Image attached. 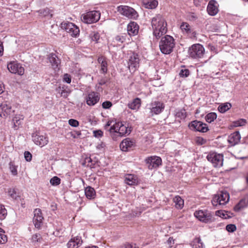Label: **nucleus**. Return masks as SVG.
<instances>
[{
  "instance_id": "nucleus-41",
  "label": "nucleus",
  "mask_w": 248,
  "mask_h": 248,
  "mask_svg": "<svg viewBox=\"0 0 248 248\" xmlns=\"http://www.w3.org/2000/svg\"><path fill=\"white\" fill-rule=\"evenodd\" d=\"M247 203L246 200H241L234 207L235 211H238L247 206Z\"/></svg>"
},
{
  "instance_id": "nucleus-17",
  "label": "nucleus",
  "mask_w": 248,
  "mask_h": 248,
  "mask_svg": "<svg viewBox=\"0 0 248 248\" xmlns=\"http://www.w3.org/2000/svg\"><path fill=\"white\" fill-rule=\"evenodd\" d=\"M14 110L10 103L7 101L2 102L0 105V117L5 118L11 115Z\"/></svg>"
},
{
  "instance_id": "nucleus-37",
  "label": "nucleus",
  "mask_w": 248,
  "mask_h": 248,
  "mask_svg": "<svg viewBox=\"0 0 248 248\" xmlns=\"http://www.w3.org/2000/svg\"><path fill=\"white\" fill-rule=\"evenodd\" d=\"M8 195L14 200H18L20 197L19 193L15 188H10L8 190Z\"/></svg>"
},
{
  "instance_id": "nucleus-8",
  "label": "nucleus",
  "mask_w": 248,
  "mask_h": 248,
  "mask_svg": "<svg viewBox=\"0 0 248 248\" xmlns=\"http://www.w3.org/2000/svg\"><path fill=\"white\" fill-rule=\"evenodd\" d=\"M206 158L214 167L220 168L223 165V155L221 154L211 152L207 155Z\"/></svg>"
},
{
  "instance_id": "nucleus-11",
  "label": "nucleus",
  "mask_w": 248,
  "mask_h": 248,
  "mask_svg": "<svg viewBox=\"0 0 248 248\" xmlns=\"http://www.w3.org/2000/svg\"><path fill=\"white\" fill-rule=\"evenodd\" d=\"M188 128L194 131L205 133L209 130L208 127L205 123L198 120L191 122L188 125Z\"/></svg>"
},
{
  "instance_id": "nucleus-50",
  "label": "nucleus",
  "mask_w": 248,
  "mask_h": 248,
  "mask_svg": "<svg viewBox=\"0 0 248 248\" xmlns=\"http://www.w3.org/2000/svg\"><path fill=\"white\" fill-rule=\"evenodd\" d=\"M7 242V236L4 233H0V244H4Z\"/></svg>"
},
{
  "instance_id": "nucleus-49",
  "label": "nucleus",
  "mask_w": 248,
  "mask_h": 248,
  "mask_svg": "<svg viewBox=\"0 0 248 248\" xmlns=\"http://www.w3.org/2000/svg\"><path fill=\"white\" fill-rule=\"evenodd\" d=\"M68 124L73 127H78L79 125V122L75 119H71L68 121Z\"/></svg>"
},
{
  "instance_id": "nucleus-48",
  "label": "nucleus",
  "mask_w": 248,
  "mask_h": 248,
  "mask_svg": "<svg viewBox=\"0 0 248 248\" xmlns=\"http://www.w3.org/2000/svg\"><path fill=\"white\" fill-rule=\"evenodd\" d=\"M41 236L40 234H35L32 236L31 241L32 242L36 243L39 242L41 239Z\"/></svg>"
},
{
  "instance_id": "nucleus-54",
  "label": "nucleus",
  "mask_w": 248,
  "mask_h": 248,
  "mask_svg": "<svg viewBox=\"0 0 248 248\" xmlns=\"http://www.w3.org/2000/svg\"><path fill=\"white\" fill-rule=\"evenodd\" d=\"M24 157L27 161H31L32 159V155L28 151H25L24 153Z\"/></svg>"
},
{
  "instance_id": "nucleus-22",
  "label": "nucleus",
  "mask_w": 248,
  "mask_h": 248,
  "mask_svg": "<svg viewBox=\"0 0 248 248\" xmlns=\"http://www.w3.org/2000/svg\"><path fill=\"white\" fill-rule=\"evenodd\" d=\"M82 241L80 236H76L72 238L67 243V248H78L81 245Z\"/></svg>"
},
{
  "instance_id": "nucleus-14",
  "label": "nucleus",
  "mask_w": 248,
  "mask_h": 248,
  "mask_svg": "<svg viewBox=\"0 0 248 248\" xmlns=\"http://www.w3.org/2000/svg\"><path fill=\"white\" fill-rule=\"evenodd\" d=\"M140 58L138 54L133 53L128 60V68L131 72H135L139 67Z\"/></svg>"
},
{
  "instance_id": "nucleus-21",
  "label": "nucleus",
  "mask_w": 248,
  "mask_h": 248,
  "mask_svg": "<svg viewBox=\"0 0 248 248\" xmlns=\"http://www.w3.org/2000/svg\"><path fill=\"white\" fill-rule=\"evenodd\" d=\"M124 182L129 186L137 185L139 183V179L135 174H126L124 175Z\"/></svg>"
},
{
  "instance_id": "nucleus-36",
  "label": "nucleus",
  "mask_w": 248,
  "mask_h": 248,
  "mask_svg": "<svg viewBox=\"0 0 248 248\" xmlns=\"http://www.w3.org/2000/svg\"><path fill=\"white\" fill-rule=\"evenodd\" d=\"M232 107V105L230 103H225L219 105L218 107V110L221 113H224Z\"/></svg>"
},
{
  "instance_id": "nucleus-18",
  "label": "nucleus",
  "mask_w": 248,
  "mask_h": 248,
  "mask_svg": "<svg viewBox=\"0 0 248 248\" xmlns=\"http://www.w3.org/2000/svg\"><path fill=\"white\" fill-rule=\"evenodd\" d=\"M44 217L40 209L36 208L34 210L33 222L35 228L40 229L43 223Z\"/></svg>"
},
{
  "instance_id": "nucleus-32",
  "label": "nucleus",
  "mask_w": 248,
  "mask_h": 248,
  "mask_svg": "<svg viewBox=\"0 0 248 248\" xmlns=\"http://www.w3.org/2000/svg\"><path fill=\"white\" fill-rule=\"evenodd\" d=\"M192 248H203L204 245L200 237H195L190 243Z\"/></svg>"
},
{
  "instance_id": "nucleus-28",
  "label": "nucleus",
  "mask_w": 248,
  "mask_h": 248,
  "mask_svg": "<svg viewBox=\"0 0 248 248\" xmlns=\"http://www.w3.org/2000/svg\"><path fill=\"white\" fill-rule=\"evenodd\" d=\"M142 2L146 8L155 9L158 5L156 0H142Z\"/></svg>"
},
{
  "instance_id": "nucleus-26",
  "label": "nucleus",
  "mask_w": 248,
  "mask_h": 248,
  "mask_svg": "<svg viewBox=\"0 0 248 248\" xmlns=\"http://www.w3.org/2000/svg\"><path fill=\"white\" fill-rule=\"evenodd\" d=\"M207 11L210 16H214L217 14L218 9L215 5V1L211 0L209 1L207 7Z\"/></svg>"
},
{
  "instance_id": "nucleus-34",
  "label": "nucleus",
  "mask_w": 248,
  "mask_h": 248,
  "mask_svg": "<svg viewBox=\"0 0 248 248\" xmlns=\"http://www.w3.org/2000/svg\"><path fill=\"white\" fill-rule=\"evenodd\" d=\"M98 62L101 64V70L103 73H106L108 71V63L106 59L103 57H99Z\"/></svg>"
},
{
  "instance_id": "nucleus-4",
  "label": "nucleus",
  "mask_w": 248,
  "mask_h": 248,
  "mask_svg": "<svg viewBox=\"0 0 248 248\" xmlns=\"http://www.w3.org/2000/svg\"><path fill=\"white\" fill-rule=\"evenodd\" d=\"M194 215L199 220L204 223H210L215 220L213 213L207 210L196 211Z\"/></svg>"
},
{
  "instance_id": "nucleus-61",
  "label": "nucleus",
  "mask_w": 248,
  "mask_h": 248,
  "mask_svg": "<svg viewBox=\"0 0 248 248\" xmlns=\"http://www.w3.org/2000/svg\"><path fill=\"white\" fill-rule=\"evenodd\" d=\"M4 86L1 82H0V94L4 92Z\"/></svg>"
},
{
  "instance_id": "nucleus-58",
  "label": "nucleus",
  "mask_w": 248,
  "mask_h": 248,
  "mask_svg": "<svg viewBox=\"0 0 248 248\" xmlns=\"http://www.w3.org/2000/svg\"><path fill=\"white\" fill-rule=\"evenodd\" d=\"M196 142L199 145H202L206 142V141L202 138L197 137L196 139Z\"/></svg>"
},
{
  "instance_id": "nucleus-62",
  "label": "nucleus",
  "mask_w": 248,
  "mask_h": 248,
  "mask_svg": "<svg viewBox=\"0 0 248 248\" xmlns=\"http://www.w3.org/2000/svg\"><path fill=\"white\" fill-rule=\"evenodd\" d=\"M105 145L104 143L101 142L100 144H99L97 145L96 148L98 149H101L105 147Z\"/></svg>"
},
{
  "instance_id": "nucleus-33",
  "label": "nucleus",
  "mask_w": 248,
  "mask_h": 248,
  "mask_svg": "<svg viewBox=\"0 0 248 248\" xmlns=\"http://www.w3.org/2000/svg\"><path fill=\"white\" fill-rule=\"evenodd\" d=\"M58 92L61 95L66 98L71 93V90L68 86H63L59 88Z\"/></svg>"
},
{
  "instance_id": "nucleus-51",
  "label": "nucleus",
  "mask_w": 248,
  "mask_h": 248,
  "mask_svg": "<svg viewBox=\"0 0 248 248\" xmlns=\"http://www.w3.org/2000/svg\"><path fill=\"white\" fill-rule=\"evenodd\" d=\"M91 37L92 41L97 42L99 39L100 35L98 32H94L91 34Z\"/></svg>"
},
{
  "instance_id": "nucleus-5",
  "label": "nucleus",
  "mask_w": 248,
  "mask_h": 248,
  "mask_svg": "<svg viewBox=\"0 0 248 248\" xmlns=\"http://www.w3.org/2000/svg\"><path fill=\"white\" fill-rule=\"evenodd\" d=\"M229 194L227 192L221 191L214 195L212 200V203L214 206L225 205L229 201Z\"/></svg>"
},
{
  "instance_id": "nucleus-12",
  "label": "nucleus",
  "mask_w": 248,
  "mask_h": 248,
  "mask_svg": "<svg viewBox=\"0 0 248 248\" xmlns=\"http://www.w3.org/2000/svg\"><path fill=\"white\" fill-rule=\"evenodd\" d=\"M148 106L152 116L160 113L165 108L163 103L159 101H152Z\"/></svg>"
},
{
  "instance_id": "nucleus-52",
  "label": "nucleus",
  "mask_w": 248,
  "mask_h": 248,
  "mask_svg": "<svg viewBox=\"0 0 248 248\" xmlns=\"http://www.w3.org/2000/svg\"><path fill=\"white\" fill-rule=\"evenodd\" d=\"M93 136L97 138H100L103 135V132L101 130H97L93 131Z\"/></svg>"
},
{
  "instance_id": "nucleus-10",
  "label": "nucleus",
  "mask_w": 248,
  "mask_h": 248,
  "mask_svg": "<svg viewBox=\"0 0 248 248\" xmlns=\"http://www.w3.org/2000/svg\"><path fill=\"white\" fill-rule=\"evenodd\" d=\"M117 9L121 14L129 18L135 19L139 16L138 13L133 8L128 6L121 5Z\"/></svg>"
},
{
  "instance_id": "nucleus-40",
  "label": "nucleus",
  "mask_w": 248,
  "mask_h": 248,
  "mask_svg": "<svg viewBox=\"0 0 248 248\" xmlns=\"http://www.w3.org/2000/svg\"><path fill=\"white\" fill-rule=\"evenodd\" d=\"M175 116L180 119H184L186 117V113L185 109H177L175 111Z\"/></svg>"
},
{
  "instance_id": "nucleus-38",
  "label": "nucleus",
  "mask_w": 248,
  "mask_h": 248,
  "mask_svg": "<svg viewBox=\"0 0 248 248\" xmlns=\"http://www.w3.org/2000/svg\"><path fill=\"white\" fill-rule=\"evenodd\" d=\"M216 215L223 219H227L231 217L229 213L225 210H217L216 212Z\"/></svg>"
},
{
  "instance_id": "nucleus-46",
  "label": "nucleus",
  "mask_w": 248,
  "mask_h": 248,
  "mask_svg": "<svg viewBox=\"0 0 248 248\" xmlns=\"http://www.w3.org/2000/svg\"><path fill=\"white\" fill-rule=\"evenodd\" d=\"M50 183L53 186H58L61 183V179L57 176H54L50 180Z\"/></svg>"
},
{
  "instance_id": "nucleus-64",
  "label": "nucleus",
  "mask_w": 248,
  "mask_h": 248,
  "mask_svg": "<svg viewBox=\"0 0 248 248\" xmlns=\"http://www.w3.org/2000/svg\"><path fill=\"white\" fill-rule=\"evenodd\" d=\"M3 47L2 46V44L0 43V56L2 55L3 54Z\"/></svg>"
},
{
  "instance_id": "nucleus-3",
  "label": "nucleus",
  "mask_w": 248,
  "mask_h": 248,
  "mask_svg": "<svg viewBox=\"0 0 248 248\" xmlns=\"http://www.w3.org/2000/svg\"><path fill=\"white\" fill-rule=\"evenodd\" d=\"M174 46V40L170 35H167L163 37L159 42L160 51L164 54H170L173 51Z\"/></svg>"
},
{
  "instance_id": "nucleus-9",
  "label": "nucleus",
  "mask_w": 248,
  "mask_h": 248,
  "mask_svg": "<svg viewBox=\"0 0 248 248\" xmlns=\"http://www.w3.org/2000/svg\"><path fill=\"white\" fill-rule=\"evenodd\" d=\"M61 28L72 37H77L79 34V29L78 26L71 22H63L61 23Z\"/></svg>"
},
{
  "instance_id": "nucleus-57",
  "label": "nucleus",
  "mask_w": 248,
  "mask_h": 248,
  "mask_svg": "<svg viewBox=\"0 0 248 248\" xmlns=\"http://www.w3.org/2000/svg\"><path fill=\"white\" fill-rule=\"evenodd\" d=\"M112 106V103L108 101H105L102 103V107L104 108L108 109Z\"/></svg>"
},
{
  "instance_id": "nucleus-59",
  "label": "nucleus",
  "mask_w": 248,
  "mask_h": 248,
  "mask_svg": "<svg viewBox=\"0 0 248 248\" xmlns=\"http://www.w3.org/2000/svg\"><path fill=\"white\" fill-rule=\"evenodd\" d=\"M166 243L168 245L169 248H171L174 243V240L172 237H170L167 240Z\"/></svg>"
},
{
  "instance_id": "nucleus-30",
  "label": "nucleus",
  "mask_w": 248,
  "mask_h": 248,
  "mask_svg": "<svg viewBox=\"0 0 248 248\" xmlns=\"http://www.w3.org/2000/svg\"><path fill=\"white\" fill-rule=\"evenodd\" d=\"M85 194L87 199L92 200L95 198L96 193L93 188L89 186L85 189Z\"/></svg>"
},
{
  "instance_id": "nucleus-6",
  "label": "nucleus",
  "mask_w": 248,
  "mask_h": 248,
  "mask_svg": "<svg viewBox=\"0 0 248 248\" xmlns=\"http://www.w3.org/2000/svg\"><path fill=\"white\" fill-rule=\"evenodd\" d=\"M205 49L203 46L200 44L193 45L188 49L189 56L194 59L202 58Z\"/></svg>"
},
{
  "instance_id": "nucleus-53",
  "label": "nucleus",
  "mask_w": 248,
  "mask_h": 248,
  "mask_svg": "<svg viewBox=\"0 0 248 248\" xmlns=\"http://www.w3.org/2000/svg\"><path fill=\"white\" fill-rule=\"evenodd\" d=\"M181 77H187L189 75V71L188 69H182L179 73Z\"/></svg>"
},
{
  "instance_id": "nucleus-2",
  "label": "nucleus",
  "mask_w": 248,
  "mask_h": 248,
  "mask_svg": "<svg viewBox=\"0 0 248 248\" xmlns=\"http://www.w3.org/2000/svg\"><path fill=\"white\" fill-rule=\"evenodd\" d=\"M167 22L161 14L156 15L151 20L153 34L156 38H160L167 31Z\"/></svg>"
},
{
  "instance_id": "nucleus-29",
  "label": "nucleus",
  "mask_w": 248,
  "mask_h": 248,
  "mask_svg": "<svg viewBox=\"0 0 248 248\" xmlns=\"http://www.w3.org/2000/svg\"><path fill=\"white\" fill-rule=\"evenodd\" d=\"M141 105V100L139 98L134 99L133 101L128 104V107L129 108L133 110L138 109Z\"/></svg>"
},
{
  "instance_id": "nucleus-63",
  "label": "nucleus",
  "mask_w": 248,
  "mask_h": 248,
  "mask_svg": "<svg viewBox=\"0 0 248 248\" xmlns=\"http://www.w3.org/2000/svg\"><path fill=\"white\" fill-rule=\"evenodd\" d=\"M74 132H75V133H76V135L73 136V137H74V138H77L78 137H79V136H80V135H81V132H80V131H75Z\"/></svg>"
},
{
  "instance_id": "nucleus-47",
  "label": "nucleus",
  "mask_w": 248,
  "mask_h": 248,
  "mask_svg": "<svg viewBox=\"0 0 248 248\" xmlns=\"http://www.w3.org/2000/svg\"><path fill=\"white\" fill-rule=\"evenodd\" d=\"M226 230L229 232H232L236 230V227L234 224H229L226 227Z\"/></svg>"
},
{
  "instance_id": "nucleus-24",
  "label": "nucleus",
  "mask_w": 248,
  "mask_h": 248,
  "mask_svg": "<svg viewBox=\"0 0 248 248\" xmlns=\"http://www.w3.org/2000/svg\"><path fill=\"white\" fill-rule=\"evenodd\" d=\"M241 139V136L239 131H235L232 133L228 138V141L231 146L237 144Z\"/></svg>"
},
{
  "instance_id": "nucleus-13",
  "label": "nucleus",
  "mask_w": 248,
  "mask_h": 248,
  "mask_svg": "<svg viewBox=\"0 0 248 248\" xmlns=\"http://www.w3.org/2000/svg\"><path fill=\"white\" fill-rule=\"evenodd\" d=\"M32 140L35 144L43 147L48 142V138L46 135H41L40 133L36 132L32 135Z\"/></svg>"
},
{
  "instance_id": "nucleus-27",
  "label": "nucleus",
  "mask_w": 248,
  "mask_h": 248,
  "mask_svg": "<svg viewBox=\"0 0 248 248\" xmlns=\"http://www.w3.org/2000/svg\"><path fill=\"white\" fill-rule=\"evenodd\" d=\"M48 59L49 62L51 64L53 68L56 69L59 67V66L61 63V61L55 54H50L48 56Z\"/></svg>"
},
{
  "instance_id": "nucleus-43",
  "label": "nucleus",
  "mask_w": 248,
  "mask_h": 248,
  "mask_svg": "<svg viewBox=\"0 0 248 248\" xmlns=\"http://www.w3.org/2000/svg\"><path fill=\"white\" fill-rule=\"evenodd\" d=\"M7 215V210L4 205L0 204V220H2L5 218Z\"/></svg>"
},
{
  "instance_id": "nucleus-45",
  "label": "nucleus",
  "mask_w": 248,
  "mask_h": 248,
  "mask_svg": "<svg viewBox=\"0 0 248 248\" xmlns=\"http://www.w3.org/2000/svg\"><path fill=\"white\" fill-rule=\"evenodd\" d=\"M39 12L41 16H50L51 17L52 16L50 10L48 8L40 10L39 11Z\"/></svg>"
},
{
  "instance_id": "nucleus-60",
  "label": "nucleus",
  "mask_w": 248,
  "mask_h": 248,
  "mask_svg": "<svg viewBox=\"0 0 248 248\" xmlns=\"http://www.w3.org/2000/svg\"><path fill=\"white\" fill-rule=\"evenodd\" d=\"M115 40L119 42H123L124 40V37L123 35H118L116 36Z\"/></svg>"
},
{
  "instance_id": "nucleus-55",
  "label": "nucleus",
  "mask_w": 248,
  "mask_h": 248,
  "mask_svg": "<svg viewBox=\"0 0 248 248\" xmlns=\"http://www.w3.org/2000/svg\"><path fill=\"white\" fill-rule=\"evenodd\" d=\"M119 248H139V247L135 244H127L121 246Z\"/></svg>"
},
{
  "instance_id": "nucleus-35",
  "label": "nucleus",
  "mask_w": 248,
  "mask_h": 248,
  "mask_svg": "<svg viewBox=\"0 0 248 248\" xmlns=\"http://www.w3.org/2000/svg\"><path fill=\"white\" fill-rule=\"evenodd\" d=\"M173 202L175 206L178 209H182L184 206V200L179 196H176L173 198Z\"/></svg>"
},
{
  "instance_id": "nucleus-39",
  "label": "nucleus",
  "mask_w": 248,
  "mask_h": 248,
  "mask_svg": "<svg viewBox=\"0 0 248 248\" xmlns=\"http://www.w3.org/2000/svg\"><path fill=\"white\" fill-rule=\"evenodd\" d=\"M217 115L215 112H210L205 117V119L207 123H211L217 119Z\"/></svg>"
},
{
  "instance_id": "nucleus-16",
  "label": "nucleus",
  "mask_w": 248,
  "mask_h": 248,
  "mask_svg": "<svg viewBox=\"0 0 248 248\" xmlns=\"http://www.w3.org/2000/svg\"><path fill=\"white\" fill-rule=\"evenodd\" d=\"M145 162L150 170L158 168L162 164V159L159 156H151L146 159Z\"/></svg>"
},
{
  "instance_id": "nucleus-31",
  "label": "nucleus",
  "mask_w": 248,
  "mask_h": 248,
  "mask_svg": "<svg viewBox=\"0 0 248 248\" xmlns=\"http://www.w3.org/2000/svg\"><path fill=\"white\" fill-rule=\"evenodd\" d=\"M24 119L22 115H16L13 118L14 127L15 129H17L19 126L21 124L22 121Z\"/></svg>"
},
{
  "instance_id": "nucleus-20",
  "label": "nucleus",
  "mask_w": 248,
  "mask_h": 248,
  "mask_svg": "<svg viewBox=\"0 0 248 248\" xmlns=\"http://www.w3.org/2000/svg\"><path fill=\"white\" fill-rule=\"evenodd\" d=\"M100 99V95L98 93L92 92L89 93L86 98V103L89 106H94Z\"/></svg>"
},
{
  "instance_id": "nucleus-56",
  "label": "nucleus",
  "mask_w": 248,
  "mask_h": 248,
  "mask_svg": "<svg viewBox=\"0 0 248 248\" xmlns=\"http://www.w3.org/2000/svg\"><path fill=\"white\" fill-rule=\"evenodd\" d=\"M63 81L67 83H70L71 82V78L70 75L65 74L63 76Z\"/></svg>"
},
{
  "instance_id": "nucleus-15",
  "label": "nucleus",
  "mask_w": 248,
  "mask_h": 248,
  "mask_svg": "<svg viewBox=\"0 0 248 248\" xmlns=\"http://www.w3.org/2000/svg\"><path fill=\"white\" fill-rule=\"evenodd\" d=\"M7 68L12 73L23 75L24 73V68L21 64L16 62H11L8 63Z\"/></svg>"
},
{
  "instance_id": "nucleus-25",
  "label": "nucleus",
  "mask_w": 248,
  "mask_h": 248,
  "mask_svg": "<svg viewBox=\"0 0 248 248\" xmlns=\"http://www.w3.org/2000/svg\"><path fill=\"white\" fill-rule=\"evenodd\" d=\"M127 31L129 35L135 36L139 32V26L136 22H131L127 25Z\"/></svg>"
},
{
  "instance_id": "nucleus-1",
  "label": "nucleus",
  "mask_w": 248,
  "mask_h": 248,
  "mask_svg": "<svg viewBox=\"0 0 248 248\" xmlns=\"http://www.w3.org/2000/svg\"><path fill=\"white\" fill-rule=\"evenodd\" d=\"M113 121L109 120L104 126L105 129L108 130L113 140L116 133L120 137H123L128 135L131 133V128L126 123L117 122L113 124Z\"/></svg>"
},
{
  "instance_id": "nucleus-42",
  "label": "nucleus",
  "mask_w": 248,
  "mask_h": 248,
  "mask_svg": "<svg viewBox=\"0 0 248 248\" xmlns=\"http://www.w3.org/2000/svg\"><path fill=\"white\" fill-rule=\"evenodd\" d=\"M9 169L11 173L14 176L17 175V166H16L12 162H10L9 164Z\"/></svg>"
},
{
  "instance_id": "nucleus-23",
  "label": "nucleus",
  "mask_w": 248,
  "mask_h": 248,
  "mask_svg": "<svg viewBox=\"0 0 248 248\" xmlns=\"http://www.w3.org/2000/svg\"><path fill=\"white\" fill-rule=\"evenodd\" d=\"M180 28L184 33L189 35L190 37L192 38L196 37V32L191 29L190 26L187 23H182L181 25Z\"/></svg>"
},
{
  "instance_id": "nucleus-7",
  "label": "nucleus",
  "mask_w": 248,
  "mask_h": 248,
  "mask_svg": "<svg viewBox=\"0 0 248 248\" xmlns=\"http://www.w3.org/2000/svg\"><path fill=\"white\" fill-rule=\"evenodd\" d=\"M100 18V13L97 11H92L82 14L81 19L86 24H92L98 21Z\"/></svg>"
},
{
  "instance_id": "nucleus-44",
  "label": "nucleus",
  "mask_w": 248,
  "mask_h": 248,
  "mask_svg": "<svg viewBox=\"0 0 248 248\" xmlns=\"http://www.w3.org/2000/svg\"><path fill=\"white\" fill-rule=\"evenodd\" d=\"M247 123V121L244 119H240L233 122V125L234 127L242 126L245 125Z\"/></svg>"
},
{
  "instance_id": "nucleus-19",
  "label": "nucleus",
  "mask_w": 248,
  "mask_h": 248,
  "mask_svg": "<svg viewBox=\"0 0 248 248\" xmlns=\"http://www.w3.org/2000/svg\"><path fill=\"white\" fill-rule=\"evenodd\" d=\"M135 146V141L129 138L124 139L120 144L121 149L124 152L132 149Z\"/></svg>"
}]
</instances>
